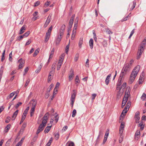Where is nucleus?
Listing matches in <instances>:
<instances>
[{
    "instance_id": "36",
    "label": "nucleus",
    "mask_w": 146,
    "mask_h": 146,
    "mask_svg": "<svg viewBox=\"0 0 146 146\" xmlns=\"http://www.w3.org/2000/svg\"><path fill=\"white\" fill-rule=\"evenodd\" d=\"M74 20L72 19H70L69 22V26L72 27L73 24Z\"/></svg>"
},
{
    "instance_id": "16",
    "label": "nucleus",
    "mask_w": 146,
    "mask_h": 146,
    "mask_svg": "<svg viewBox=\"0 0 146 146\" xmlns=\"http://www.w3.org/2000/svg\"><path fill=\"white\" fill-rule=\"evenodd\" d=\"M144 46H140L137 52L139 53L141 52V53H142L144 50Z\"/></svg>"
},
{
    "instance_id": "39",
    "label": "nucleus",
    "mask_w": 146,
    "mask_h": 146,
    "mask_svg": "<svg viewBox=\"0 0 146 146\" xmlns=\"http://www.w3.org/2000/svg\"><path fill=\"white\" fill-rule=\"evenodd\" d=\"M39 51L38 49H36L35 50L34 53L33 54V56L35 57L38 53Z\"/></svg>"
},
{
    "instance_id": "60",
    "label": "nucleus",
    "mask_w": 146,
    "mask_h": 146,
    "mask_svg": "<svg viewBox=\"0 0 146 146\" xmlns=\"http://www.w3.org/2000/svg\"><path fill=\"white\" fill-rule=\"evenodd\" d=\"M31 42V39H29L28 41L26 42L25 44V46L26 45H28L30 44Z\"/></svg>"
},
{
    "instance_id": "47",
    "label": "nucleus",
    "mask_w": 146,
    "mask_h": 146,
    "mask_svg": "<svg viewBox=\"0 0 146 146\" xmlns=\"http://www.w3.org/2000/svg\"><path fill=\"white\" fill-rule=\"evenodd\" d=\"M104 132V131L102 130H100L99 132V135L98 137V138L101 135L102 136L103 133Z\"/></svg>"
},
{
    "instance_id": "37",
    "label": "nucleus",
    "mask_w": 146,
    "mask_h": 146,
    "mask_svg": "<svg viewBox=\"0 0 146 146\" xmlns=\"http://www.w3.org/2000/svg\"><path fill=\"white\" fill-rule=\"evenodd\" d=\"M11 125L10 124H9L7 125V126L5 128V132H8L10 127H11Z\"/></svg>"
},
{
    "instance_id": "7",
    "label": "nucleus",
    "mask_w": 146,
    "mask_h": 146,
    "mask_svg": "<svg viewBox=\"0 0 146 146\" xmlns=\"http://www.w3.org/2000/svg\"><path fill=\"white\" fill-rule=\"evenodd\" d=\"M78 19L77 20V18H76L75 20V21L74 22V26L73 28V33H76V30L78 26Z\"/></svg>"
},
{
    "instance_id": "17",
    "label": "nucleus",
    "mask_w": 146,
    "mask_h": 146,
    "mask_svg": "<svg viewBox=\"0 0 146 146\" xmlns=\"http://www.w3.org/2000/svg\"><path fill=\"white\" fill-rule=\"evenodd\" d=\"M52 125L47 126L45 129L44 131V133H48Z\"/></svg>"
},
{
    "instance_id": "11",
    "label": "nucleus",
    "mask_w": 146,
    "mask_h": 146,
    "mask_svg": "<svg viewBox=\"0 0 146 146\" xmlns=\"http://www.w3.org/2000/svg\"><path fill=\"white\" fill-rule=\"evenodd\" d=\"M70 74L69 76V81H71V80L73 79L74 75V71L72 69H71L70 71Z\"/></svg>"
},
{
    "instance_id": "48",
    "label": "nucleus",
    "mask_w": 146,
    "mask_h": 146,
    "mask_svg": "<svg viewBox=\"0 0 146 146\" xmlns=\"http://www.w3.org/2000/svg\"><path fill=\"white\" fill-rule=\"evenodd\" d=\"M126 82L123 83L121 86V88L123 89L125 88L126 87Z\"/></svg>"
},
{
    "instance_id": "6",
    "label": "nucleus",
    "mask_w": 146,
    "mask_h": 146,
    "mask_svg": "<svg viewBox=\"0 0 146 146\" xmlns=\"http://www.w3.org/2000/svg\"><path fill=\"white\" fill-rule=\"evenodd\" d=\"M51 20V15H49L46 21L44 24V27L45 28H46L47 27V26L50 22Z\"/></svg>"
},
{
    "instance_id": "33",
    "label": "nucleus",
    "mask_w": 146,
    "mask_h": 146,
    "mask_svg": "<svg viewBox=\"0 0 146 146\" xmlns=\"http://www.w3.org/2000/svg\"><path fill=\"white\" fill-rule=\"evenodd\" d=\"M75 83L76 84V83H80V80L79 78V77L78 75H77L75 78Z\"/></svg>"
},
{
    "instance_id": "3",
    "label": "nucleus",
    "mask_w": 146,
    "mask_h": 146,
    "mask_svg": "<svg viewBox=\"0 0 146 146\" xmlns=\"http://www.w3.org/2000/svg\"><path fill=\"white\" fill-rule=\"evenodd\" d=\"M131 68V66L129 65L128 63L125 64L123 68L122 71L124 72L123 74L124 75L126 73V72L129 71Z\"/></svg>"
},
{
    "instance_id": "35",
    "label": "nucleus",
    "mask_w": 146,
    "mask_h": 146,
    "mask_svg": "<svg viewBox=\"0 0 146 146\" xmlns=\"http://www.w3.org/2000/svg\"><path fill=\"white\" fill-rule=\"evenodd\" d=\"M131 102L130 101H128L126 106L125 107H126L128 109V110H129V109L131 105Z\"/></svg>"
},
{
    "instance_id": "32",
    "label": "nucleus",
    "mask_w": 146,
    "mask_h": 146,
    "mask_svg": "<svg viewBox=\"0 0 146 146\" xmlns=\"http://www.w3.org/2000/svg\"><path fill=\"white\" fill-rule=\"evenodd\" d=\"M64 32L59 31V35H58V38H61H61L62 37V36L63 35Z\"/></svg>"
},
{
    "instance_id": "19",
    "label": "nucleus",
    "mask_w": 146,
    "mask_h": 146,
    "mask_svg": "<svg viewBox=\"0 0 146 146\" xmlns=\"http://www.w3.org/2000/svg\"><path fill=\"white\" fill-rule=\"evenodd\" d=\"M62 62L58 61V66L57 68V70H59L61 67V66L62 64Z\"/></svg>"
},
{
    "instance_id": "1",
    "label": "nucleus",
    "mask_w": 146,
    "mask_h": 146,
    "mask_svg": "<svg viewBox=\"0 0 146 146\" xmlns=\"http://www.w3.org/2000/svg\"><path fill=\"white\" fill-rule=\"evenodd\" d=\"M48 115L49 114L48 113H46L44 115L43 117V120L41 123L39 125L38 127L36 132V134H38L40 132L42 131L44 128L48 119Z\"/></svg>"
},
{
    "instance_id": "9",
    "label": "nucleus",
    "mask_w": 146,
    "mask_h": 146,
    "mask_svg": "<svg viewBox=\"0 0 146 146\" xmlns=\"http://www.w3.org/2000/svg\"><path fill=\"white\" fill-rule=\"evenodd\" d=\"M22 59L20 58L19 60L18 61V62H20V64L19 66V68L21 69L23 68V66H24V62L22 61Z\"/></svg>"
},
{
    "instance_id": "14",
    "label": "nucleus",
    "mask_w": 146,
    "mask_h": 146,
    "mask_svg": "<svg viewBox=\"0 0 146 146\" xmlns=\"http://www.w3.org/2000/svg\"><path fill=\"white\" fill-rule=\"evenodd\" d=\"M30 102L32 104V107H34L35 108L37 103L36 100H33L30 101Z\"/></svg>"
},
{
    "instance_id": "10",
    "label": "nucleus",
    "mask_w": 146,
    "mask_h": 146,
    "mask_svg": "<svg viewBox=\"0 0 146 146\" xmlns=\"http://www.w3.org/2000/svg\"><path fill=\"white\" fill-rule=\"evenodd\" d=\"M131 89L130 87H127L126 89L125 96L129 97L130 96Z\"/></svg>"
},
{
    "instance_id": "59",
    "label": "nucleus",
    "mask_w": 146,
    "mask_h": 146,
    "mask_svg": "<svg viewBox=\"0 0 146 146\" xmlns=\"http://www.w3.org/2000/svg\"><path fill=\"white\" fill-rule=\"evenodd\" d=\"M49 96H50L49 93H48V92H46V93L45 94V98L46 99H47V98H48V97H49Z\"/></svg>"
},
{
    "instance_id": "12",
    "label": "nucleus",
    "mask_w": 146,
    "mask_h": 146,
    "mask_svg": "<svg viewBox=\"0 0 146 146\" xmlns=\"http://www.w3.org/2000/svg\"><path fill=\"white\" fill-rule=\"evenodd\" d=\"M26 29V26L25 25H24L21 29L19 34H22L25 32V30Z\"/></svg>"
},
{
    "instance_id": "45",
    "label": "nucleus",
    "mask_w": 146,
    "mask_h": 146,
    "mask_svg": "<svg viewBox=\"0 0 146 146\" xmlns=\"http://www.w3.org/2000/svg\"><path fill=\"white\" fill-rule=\"evenodd\" d=\"M123 136L120 135V137L119 139V143H121L123 141Z\"/></svg>"
},
{
    "instance_id": "23",
    "label": "nucleus",
    "mask_w": 146,
    "mask_h": 146,
    "mask_svg": "<svg viewBox=\"0 0 146 146\" xmlns=\"http://www.w3.org/2000/svg\"><path fill=\"white\" fill-rule=\"evenodd\" d=\"M122 93L121 92V91H118L117 92V98H120L122 95Z\"/></svg>"
},
{
    "instance_id": "8",
    "label": "nucleus",
    "mask_w": 146,
    "mask_h": 146,
    "mask_svg": "<svg viewBox=\"0 0 146 146\" xmlns=\"http://www.w3.org/2000/svg\"><path fill=\"white\" fill-rule=\"evenodd\" d=\"M140 136V131L139 130H137L135 134V139L138 140Z\"/></svg>"
},
{
    "instance_id": "44",
    "label": "nucleus",
    "mask_w": 146,
    "mask_h": 146,
    "mask_svg": "<svg viewBox=\"0 0 146 146\" xmlns=\"http://www.w3.org/2000/svg\"><path fill=\"white\" fill-rule=\"evenodd\" d=\"M142 54L141 52L139 53L137 52V59H139L140 58Z\"/></svg>"
},
{
    "instance_id": "57",
    "label": "nucleus",
    "mask_w": 146,
    "mask_h": 146,
    "mask_svg": "<svg viewBox=\"0 0 146 146\" xmlns=\"http://www.w3.org/2000/svg\"><path fill=\"white\" fill-rule=\"evenodd\" d=\"M146 43V40L145 39H144L142 43L141 44L140 46H145V45Z\"/></svg>"
},
{
    "instance_id": "30",
    "label": "nucleus",
    "mask_w": 146,
    "mask_h": 146,
    "mask_svg": "<svg viewBox=\"0 0 146 146\" xmlns=\"http://www.w3.org/2000/svg\"><path fill=\"white\" fill-rule=\"evenodd\" d=\"M106 33L110 35L113 34V32L110 30L109 29H105Z\"/></svg>"
},
{
    "instance_id": "4",
    "label": "nucleus",
    "mask_w": 146,
    "mask_h": 146,
    "mask_svg": "<svg viewBox=\"0 0 146 146\" xmlns=\"http://www.w3.org/2000/svg\"><path fill=\"white\" fill-rule=\"evenodd\" d=\"M76 96V94L75 92H74L71 96L70 98V105L72 107L73 106L75 100V99Z\"/></svg>"
},
{
    "instance_id": "52",
    "label": "nucleus",
    "mask_w": 146,
    "mask_h": 146,
    "mask_svg": "<svg viewBox=\"0 0 146 146\" xmlns=\"http://www.w3.org/2000/svg\"><path fill=\"white\" fill-rule=\"evenodd\" d=\"M22 103L21 102H19L16 105L15 108H18L22 104Z\"/></svg>"
},
{
    "instance_id": "13",
    "label": "nucleus",
    "mask_w": 146,
    "mask_h": 146,
    "mask_svg": "<svg viewBox=\"0 0 146 146\" xmlns=\"http://www.w3.org/2000/svg\"><path fill=\"white\" fill-rule=\"evenodd\" d=\"M136 1H134L132 3H131L129 5V7H131L130 10H132L135 7L136 5Z\"/></svg>"
},
{
    "instance_id": "20",
    "label": "nucleus",
    "mask_w": 146,
    "mask_h": 146,
    "mask_svg": "<svg viewBox=\"0 0 146 146\" xmlns=\"http://www.w3.org/2000/svg\"><path fill=\"white\" fill-rule=\"evenodd\" d=\"M54 86V84H52L50 85V86L48 87V88L47 89V92L48 93H49L51 89L53 88Z\"/></svg>"
},
{
    "instance_id": "28",
    "label": "nucleus",
    "mask_w": 146,
    "mask_h": 146,
    "mask_svg": "<svg viewBox=\"0 0 146 146\" xmlns=\"http://www.w3.org/2000/svg\"><path fill=\"white\" fill-rule=\"evenodd\" d=\"M124 123L123 122H122L120 125V127H119V129L121 130H123L124 129Z\"/></svg>"
},
{
    "instance_id": "15",
    "label": "nucleus",
    "mask_w": 146,
    "mask_h": 146,
    "mask_svg": "<svg viewBox=\"0 0 146 146\" xmlns=\"http://www.w3.org/2000/svg\"><path fill=\"white\" fill-rule=\"evenodd\" d=\"M89 44L90 48L92 49L93 47V40L92 38H91L89 41Z\"/></svg>"
},
{
    "instance_id": "27",
    "label": "nucleus",
    "mask_w": 146,
    "mask_h": 146,
    "mask_svg": "<svg viewBox=\"0 0 146 146\" xmlns=\"http://www.w3.org/2000/svg\"><path fill=\"white\" fill-rule=\"evenodd\" d=\"M141 99L143 101L146 100V95L145 93H143L141 97Z\"/></svg>"
},
{
    "instance_id": "24",
    "label": "nucleus",
    "mask_w": 146,
    "mask_h": 146,
    "mask_svg": "<svg viewBox=\"0 0 146 146\" xmlns=\"http://www.w3.org/2000/svg\"><path fill=\"white\" fill-rule=\"evenodd\" d=\"M128 97L127 96H124L122 101L123 104H125V103H126L128 100Z\"/></svg>"
},
{
    "instance_id": "34",
    "label": "nucleus",
    "mask_w": 146,
    "mask_h": 146,
    "mask_svg": "<svg viewBox=\"0 0 146 146\" xmlns=\"http://www.w3.org/2000/svg\"><path fill=\"white\" fill-rule=\"evenodd\" d=\"M42 67V66L40 65V66L38 67V68L35 71L37 73H38L40 72Z\"/></svg>"
},
{
    "instance_id": "43",
    "label": "nucleus",
    "mask_w": 146,
    "mask_h": 146,
    "mask_svg": "<svg viewBox=\"0 0 146 146\" xmlns=\"http://www.w3.org/2000/svg\"><path fill=\"white\" fill-rule=\"evenodd\" d=\"M61 57L60 58L59 61L62 62L64 58V55L63 54L61 55Z\"/></svg>"
},
{
    "instance_id": "61",
    "label": "nucleus",
    "mask_w": 146,
    "mask_h": 146,
    "mask_svg": "<svg viewBox=\"0 0 146 146\" xmlns=\"http://www.w3.org/2000/svg\"><path fill=\"white\" fill-rule=\"evenodd\" d=\"M96 96V94H92V100H94Z\"/></svg>"
},
{
    "instance_id": "2",
    "label": "nucleus",
    "mask_w": 146,
    "mask_h": 146,
    "mask_svg": "<svg viewBox=\"0 0 146 146\" xmlns=\"http://www.w3.org/2000/svg\"><path fill=\"white\" fill-rule=\"evenodd\" d=\"M140 70L139 66L137 65L133 70L130 78L129 83L130 84H132L133 82Z\"/></svg>"
},
{
    "instance_id": "31",
    "label": "nucleus",
    "mask_w": 146,
    "mask_h": 146,
    "mask_svg": "<svg viewBox=\"0 0 146 146\" xmlns=\"http://www.w3.org/2000/svg\"><path fill=\"white\" fill-rule=\"evenodd\" d=\"M65 28V25H63L61 26L59 31L64 32Z\"/></svg>"
},
{
    "instance_id": "55",
    "label": "nucleus",
    "mask_w": 146,
    "mask_h": 146,
    "mask_svg": "<svg viewBox=\"0 0 146 146\" xmlns=\"http://www.w3.org/2000/svg\"><path fill=\"white\" fill-rule=\"evenodd\" d=\"M10 117H7L5 120V122L7 123H9L10 121Z\"/></svg>"
},
{
    "instance_id": "5",
    "label": "nucleus",
    "mask_w": 146,
    "mask_h": 146,
    "mask_svg": "<svg viewBox=\"0 0 146 146\" xmlns=\"http://www.w3.org/2000/svg\"><path fill=\"white\" fill-rule=\"evenodd\" d=\"M123 74L124 72H122L117 82V86H120L121 85L122 83L121 80L122 79V78L123 76H124V74Z\"/></svg>"
},
{
    "instance_id": "50",
    "label": "nucleus",
    "mask_w": 146,
    "mask_h": 146,
    "mask_svg": "<svg viewBox=\"0 0 146 146\" xmlns=\"http://www.w3.org/2000/svg\"><path fill=\"white\" fill-rule=\"evenodd\" d=\"M30 82V79L29 78H28L27 79L26 82V84L25 85V87H26L29 83Z\"/></svg>"
},
{
    "instance_id": "64",
    "label": "nucleus",
    "mask_w": 146,
    "mask_h": 146,
    "mask_svg": "<svg viewBox=\"0 0 146 146\" xmlns=\"http://www.w3.org/2000/svg\"><path fill=\"white\" fill-rule=\"evenodd\" d=\"M68 146H74V143L73 142H71L68 144Z\"/></svg>"
},
{
    "instance_id": "49",
    "label": "nucleus",
    "mask_w": 146,
    "mask_h": 146,
    "mask_svg": "<svg viewBox=\"0 0 146 146\" xmlns=\"http://www.w3.org/2000/svg\"><path fill=\"white\" fill-rule=\"evenodd\" d=\"M30 32L29 31H27L25 33L24 35V36L25 37H26L29 34Z\"/></svg>"
},
{
    "instance_id": "63",
    "label": "nucleus",
    "mask_w": 146,
    "mask_h": 146,
    "mask_svg": "<svg viewBox=\"0 0 146 146\" xmlns=\"http://www.w3.org/2000/svg\"><path fill=\"white\" fill-rule=\"evenodd\" d=\"M24 37H25V36H24L23 35H22L19 36L18 38V40H20Z\"/></svg>"
},
{
    "instance_id": "26",
    "label": "nucleus",
    "mask_w": 146,
    "mask_h": 146,
    "mask_svg": "<svg viewBox=\"0 0 146 146\" xmlns=\"http://www.w3.org/2000/svg\"><path fill=\"white\" fill-rule=\"evenodd\" d=\"M128 110L126 107H125L123 111L121 114L123 115H125L127 111Z\"/></svg>"
},
{
    "instance_id": "41",
    "label": "nucleus",
    "mask_w": 146,
    "mask_h": 146,
    "mask_svg": "<svg viewBox=\"0 0 146 146\" xmlns=\"http://www.w3.org/2000/svg\"><path fill=\"white\" fill-rule=\"evenodd\" d=\"M102 44L104 46L106 47L107 45V43L106 40H104L102 42Z\"/></svg>"
},
{
    "instance_id": "56",
    "label": "nucleus",
    "mask_w": 146,
    "mask_h": 146,
    "mask_svg": "<svg viewBox=\"0 0 146 146\" xmlns=\"http://www.w3.org/2000/svg\"><path fill=\"white\" fill-rule=\"evenodd\" d=\"M133 59H131L130 61V63H128V64L129 65V66L131 67L132 64L133 63Z\"/></svg>"
},
{
    "instance_id": "42",
    "label": "nucleus",
    "mask_w": 146,
    "mask_h": 146,
    "mask_svg": "<svg viewBox=\"0 0 146 146\" xmlns=\"http://www.w3.org/2000/svg\"><path fill=\"white\" fill-rule=\"evenodd\" d=\"M76 110L75 109H74L73 110V111L72 112V117H74L75 116L76 114Z\"/></svg>"
},
{
    "instance_id": "18",
    "label": "nucleus",
    "mask_w": 146,
    "mask_h": 146,
    "mask_svg": "<svg viewBox=\"0 0 146 146\" xmlns=\"http://www.w3.org/2000/svg\"><path fill=\"white\" fill-rule=\"evenodd\" d=\"M35 108L34 107H32L31 108V109L30 110V116L32 117L33 115L34 114L35 110Z\"/></svg>"
},
{
    "instance_id": "62",
    "label": "nucleus",
    "mask_w": 146,
    "mask_h": 146,
    "mask_svg": "<svg viewBox=\"0 0 146 146\" xmlns=\"http://www.w3.org/2000/svg\"><path fill=\"white\" fill-rule=\"evenodd\" d=\"M40 4V2L39 1H37L35 3L34 6L36 7L39 5Z\"/></svg>"
},
{
    "instance_id": "53",
    "label": "nucleus",
    "mask_w": 146,
    "mask_h": 146,
    "mask_svg": "<svg viewBox=\"0 0 146 146\" xmlns=\"http://www.w3.org/2000/svg\"><path fill=\"white\" fill-rule=\"evenodd\" d=\"M54 73V72H53V71H51L49 73L48 76L49 77H50V76L52 77V76H53Z\"/></svg>"
},
{
    "instance_id": "54",
    "label": "nucleus",
    "mask_w": 146,
    "mask_h": 146,
    "mask_svg": "<svg viewBox=\"0 0 146 146\" xmlns=\"http://www.w3.org/2000/svg\"><path fill=\"white\" fill-rule=\"evenodd\" d=\"M55 64H52V70L51 71H53V72H54V70H55Z\"/></svg>"
},
{
    "instance_id": "25",
    "label": "nucleus",
    "mask_w": 146,
    "mask_h": 146,
    "mask_svg": "<svg viewBox=\"0 0 146 146\" xmlns=\"http://www.w3.org/2000/svg\"><path fill=\"white\" fill-rule=\"evenodd\" d=\"M83 39L80 38L79 40V46L80 48H81L82 47V45L83 44Z\"/></svg>"
},
{
    "instance_id": "21",
    "label": "nucleus",
    "mask_w": 146,
    "mask_h": 146,
    "mask_svg": "<svg viewBox=\"0 0 146 146\" xmlns=\"http://www.w3.org/2000/svg\"><path fill=\"white\" fill-rule=\"evenodd\" d=\"M18 110H17L13 113L12 116V118H14L13 120H14L15 117H16V116L18 114Z\"/></svg>"
},
{
    "instance_id": "38",
    "label": "nucleus",
    "mask_w": 146,
    "mask_h": 146,
    "mask_svg": "<svg viewBox=\"0 0 146 146\" xmlns=\"http://www.w3.org/2000/svg\"><path fill=\"white\" fill-rule=\"evenodd\" d=\"M70 42L69 44L66 46L65 48V52L66 54H68L69 47Z\"/></svg>"
},
{
    "instance_id": "58",
    "label": "nucleus",
    "mask_w": 146,
    "mask_h": 146,
    "mask_svg": "<svg viewBox=\"0 0 146 146\" xmlns=\"http://www.w3.org/2000/svg\"><path fill=\"white\" fill-rule=\"evenodd\" d=\"M59 137V134L58 133H56L55 135V138L56 140L58 139Z\"/></svg>"
},
{
    "instance_id": "46",
    "label": "nucleus",
    "mask_w": 146,
    "mask_h": 146,
    "mask_svg": "<svg viewBox=\"0 0 146 146\" xmlns=\"http://www.w3.org/2000/svg\"><path fill=\"white\" fill-rule=\"evenodd\" d=\"M139 111H137L134 117L135 118L139 117Z\"/></svg>"
},
{
    "instance_id": "29",
    "label": "nucleus",
    "mask_w": 146,
    "mask_h": 146,
    "mask_svg": "<svg viewBox=\"0 0 146 146\" xmlns=\"http://www.w3.org/2000/svg\"><path fill=\"white\" fill-rule=\"evenodd\" d=\"M15 92H14L11 93L9 95V96L7 97V99H9L11 98L13 96L15 95Z\"/></svg>"
},
{
    "instance_id": "40",
    "label": "nucleus",
    "mask_w": 146,
    "mask_h": 146,
    "mask_svg": "<svg viewBox=\"0 0 146 146\" xmlns=\"http://www.w3.org/2000/svg\"><path fill=\"white\" fill-rule=\"evenodd\" d=\"M61 40V38H57L56 40V45H58L60 41Z\"/></svg>"
},
{
    "instance_id": "22",
    "label": "nucleus",
    "mask_w": 146,
    "mask_h": 146,
    "mask_svg": "<svg viewBox=\"0 0 146 146\" xmlns=\"http://www.w3.org/2000/svg\"><path fill=\"white\" fill-rule=\"evenodd\" d=\"M139 126H140V129L142 130L144 127V125L143 124V122L141 121L140 123L139 124Z\"/></svg>"
},
{
    "instance_id": "51",
    "label": "nucleus",
    "mask_w": 146,
    "mask_h": 146,
    "mask_svg": "<svg viewBox=\"0 0 146 146\" xmlns=\"http://www.w3.org/2000/svg\"><path fill=\"white\" fill-rule=\"evenodd\" d=\"M4 67L3 66H2L1 67L0 70V74H3L4 70Z\"/></svg>"
}]
</instances>
